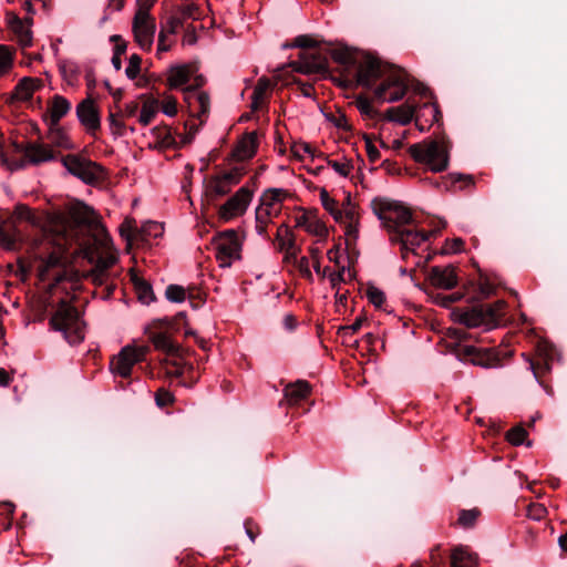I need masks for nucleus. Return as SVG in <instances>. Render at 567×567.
<instances>
[{"instance_id":"obj_1","label":"nucleus","mask_w":567,"mask_h":567,"mask_svg":"<svg viewBox=\"0 0 567 567\" xmlns=\"http://www.w3.org/2000/svg\"><path fill=\"white\" fill-rule=\"evenodd\" d=\"M48 220L55 248L47 256H39L37 269L41 280L54 279L59 282L63 279L62 267L69 259L68 250L73 246H84L85 255L93 258L90 243L96 241L97 235L92 234L96 227L95 216L91 207L75 203L68 215L54 213Z\"/></svg>"},{"instance_id":"obj_2","label":"nucleus","mask_w":567,"mask_h":567,"mask_svg":"<svg viewBox=\"0 0 567 567\" xmlns=\"http://www.w3.org/2000/svg\"><path fill=\"white\" fill-rule=\"evenodd\" d=\"M90 249L92 250L93 258L85 255L84 246L74 247L70 255H81L83 258L87 259L89 262L94 264L93 269L86 277L95 285H103L106 280L107 270L117 261V254L112 247L111 239L107 235L103 234L102 229L96 236V241L90 243Z\"/></svg>"},{"instance_id":"obj_3","label":"nucleus","mask_w":567,"mask_h":567,"mask_svg":"<svg viewBox=\"0 0 567 567\" xmlns=\"http://www.w3.org/2000/svg\"><path fill=\"white\" fill-rule=\"evenodd\" d=\"M320 200L334 221L343 227L347 247H353L359 238L360 215L350 195L340 205L334 198L330 197L326 189H322L320 192Z\"/></svg>"},{"instance_id":"obj_4","label":"nucleus","mask_w":567,"mask_h":567,"mask_svg":"<svg viewBox=\"0 0 567 567\" xmlns=\"http://www.w3.org/2000/svg\"><path fill=\"white\" fill-rule=\"evenodd\" d=\"M450 148V143L442 137L413 144L409 147V153L415 162L426 165L433 173H440L449 166Z\"/></svg>"},{"instance_id":"obj_5","label":"nucleus","mask_w":567,"mask_h":567,"mask_svg":"<svg viewBox=\"0 0 567 567\" xmlns=\"http://www.w3.org/2000/svg\"><path fill=\"white\" fill-rule=\"evenodd\" d=\"M50 323L54 330L61 331L70 344L80 343L85 336L84 323L78 310L68 301H61Z\"/></svg>"},{"instance_id":"obj_6","label":"nucleus","mask_w":567,"mask_h":567,"mask_svg":"<svg viewBox=\"0 0 567 567\" xmlns=\"http://www.w3.org/2000/svg\"><path fill=\"white\" fill-rule=\"evenodd\" d=\"M408 85V73L398 66H389L374 87V96L381 103L396 102L403 99Z\"/></svg>"},{"instance_id":"obj_7","label":"nucleus","mask_w":567,"mask_h":567,"mask_svg":"<svg viewBox=\"0 0 567 567\" xmlns=\"http://www.w3.org/2000/svg\"><path fill=\"white\" fill-rule=\"evenodd\" d=\"M244 240L245 235L234 229L220 231L214 237L213 247L220 267H230L234 261L241 258Z\"/></svg>"},{"instance_id":"obj_8","label":"nucleus","mask_w":567,"mask_h":567,"mask_svg":"<svg viewBox=\"0 0 567 567\" xmlns=\"http://www.w3.org/2000/svg\"><path fill=\"white\" fill-rule=\"evenodd\" d=\"M374 212L391 235L405 229L412 221L411 212L395 203L380 202L379 207H374Z\"/></svg>"},{"instance_id":"obj_9","label":"nucleus","mask_w":567,"mask_h":567,"mask_svg":"<svg viewBox=\"0 0 567 567\" xmlns=\"http://www.w3.org/2000/svg\"><path fill=\"white\" fill-rule=\"evenodd\" d=\"M148 352L146 346H126L111 361L112 373L122 378H128L133 367L145 359Z\"/></svg>"},{"instance_id":"obj_10","label":"nucleus","mask_w":567,"mask_h":567,"mask_svg":"<svg viewBox=\"0 0 567 567\" xmlns=\"http://www.w3.org/2000/svg\"><path fill=\"white\" fill-rule=\"evenodd\" d=\"M69 173L90 184L103 176V169L96 163L78 155H66L62 159Z\"/></svg>"},{"instance_id":"obj_11","label":"nucleus","mask_w":567,"mask_h":567,"mask_svg":"<svg viewBox=\"0 0 567 567\" xmlns=\"http://www.w3.org/2000/svg\"><path fill=\"white\" fill-rule=\"evenodd\" d=\"M203 84V78L196 76L195 84L184 89V100L192 116L197 117L203 123L209 112L210 100L207 93L197 87Z\"/></svg>"},{"instance_id":"obj_12","label":"nucleus","mask_w":567,"mask_h":567,"mask_svg":"<svg viewBox=\"0 0 567 567\" xmlns=\"http://www.w3.org/2000/svg\"><path fill=\"white\" fill-rule=\"evenodd\" d=\"M132 30L140 49L151 51L156 31L155 19L152 16H146L144 11L135 12Z\"/></svg>"},{"instance_id":"obj_13","label":"nucleus","mask_w":567,"mask_h":567,"mask_svg":"<svg viewBox=\"0 0 567 567\" xmlns=\"http://www.w3.org/2000/svg\"><path fill=\"white\" fill-rule=\"evenodd\" d=\"M252 198V193L247 187H240L225 204L219 207L218 217L223 221H229L243 216Z\"/></svg>"},{"instance_id":"obj_14","label":"nucleus","mask_w":567,"mask_h":567,"mask_svg":"<svg viewBox=\"0 0 567 567\" xmlns=\"http://www.w3.org/2000/svg\"><path fill=\"white\" fill-rule=\"evenodd\" d=\"M453 316L455 321L468 328L484 327L486 330L493 329L494 315L484 311L483 306L456 309L453 311Z\"/></svg>"},{"instance_id":"obj_15","label":"nucleus","mask_w":567,"mask_h":567,"mask_svg":"<svg viewBox=\"0 0 567 567\" xmlns=\"http://www.w3.org/2000/svg\"><path fill=\"white\" fill-rule=\"evenodd\" d=\"M50 217H52V214L38 213L27 205L19 204L14 208L11 221L13 224L16 221H27L31 226L42 228L45 233L47 240L52 243V229L48 220Z\"/></svg>"},{"instance_id":"obj_16","label":"nucleus","mask_w":567,"mask_h":567,"mask_svg":"<svg viewBox=\"0 0 567 567\" xmlns=\"http://www.w3.org/2000/svg\"><path fill=\"white\" fill-rule=\"evenodd\" d=\"M12 150L16 153H23L27 162L31 164H41L55 158L53 150L42 143H29L22 146L16 142H11Z\"/></svg>"},{"instance_id":"obj_17","label":"nucleus","mask_w":567,"mask_h":567,"mask_svg":"<svg viewBox=\"0 0 567 567\" xmlns=\"http://www.w3.org/2000/svg\"><path fill=\"white\" fill-rule=\"evenodd\" d=\"M423 230L416 229H400L398 234L391 235L390 239L392 243H399L401 245L402 257L406 258L409 252H413L416 247H420L423 243L429 239L431 235Z\"/></svg>"},{"instance_id":"obj_18","label":"nucleus","mask_w":567,"mask_h":567,"mask_svg":"<svg viewBox=\"0 0 567 567\" xmlns=\"http://www.w3.org/2000/svg\"><path fill=\"white\" fill-rule=\"evenodd\" d=\"M287 197L288 192L282 188L267 189L260 196V203L256 210L275 218L281 213L284 202Z\"/></svg>"},{"instance_id":"obj_19","label":"nucleus","mask_w":567,"mask_h":567,"mask_svg":"<svg viewBox=\"0 0 567 567\" xmlns=\"http://www.w3.org/2000/svg\"><path fill=\"white\" fill-rule=\"evenodd\" d=\"M243 173L238 168H233L223 174L216 175L208 181L207 190L215 196L228 194L233 187L239 184Z\"/></svg>"},{"instance_id":"obj_20","label":"nucleus","mask_w":567,"mask_h":567,"mask_svg":"<svg viewBox=\"0 0 567 567\" xmlns=\"http://www.w3.org/2000/svg\"><path fill=\"white\" fill-rule=\"evenodd\" d=\"M290 66L297 72L312 74L323 73L328 68V63L321 53L303 52L297 61L290 63Z\"/></svg>"},{"instance_id":"obj_21","label":"nucleus","mask_w":567,"mask_h":567,"mask_svg":"<svg viewBox=\"0 0 567 567\" xmlns=\"http://www.w3.org/2000/svg\"><path fill=\"white\" fill-rule=\"evenodd\" d=\"M296 227L303 229L309 235L324 239L328 236L326 224L319 218L316 210H303L296 216Z\"/></svg>"},{"instance_id":"obj_22","label":"nucleus","mask_w":567,"mask_h":567,"mask_svg":"<svg viewBox=\"0 0 567 567\" xmlns=\"http://www.w3.org/2000/svg\"><path fill=\"white\" fill-rule=\"evenodd\" d=\"M429 282L439 289L449 290L457 285V275L455 267L449 266H434L427 274Z\"/></svg>"},{"instance_id":"obj_23","label":"nucleus","mask_w":567,"mask_h":567,"mask_svg":"<svg viewBox=\"0 0 567 567\" xmlns=\"http://www.w3.org/2000/svg\"><path fill=\"white\" fill-rule=\"evenodd\" d=\"M76 116L89 133L96 132L101 126L99 111L94 101L90 97L83 100L76 106Z\"/></svg>"},{"instance_id":"obj_24","label":"nucleus","mask_w":567,"mask_h":567,"mask_svg":"<svg viewBox=\"0 0 567 567\" xmlns=\"http://www.w3.org/2000/svg\"><path fill=\"white\" fill-rule=\"evenodd\" d=\"M183 21L179 17L171 16L166 19V21L161 23V30L158 33V43H157V55L161 53L167 52L174 44L173 37L177 33L178 29L182 27Z\"/></svg>"},{"instance_id":"obj_25","label":"nucleus","mask_w":567,"mask_h":567,"mask_svg":"<svg viewBox=\"0 0 567 567\" xmlns=\"http://www.w3.org/2000/svg\"><path fill=\"white\" fill-rule=\"evenodd\" d=\"M388 69L389 66L382 65L378 60L368 58L359 66L358 82L370 87L382 78Z\"/></svg>"},{"instance_id":"obj_26","label":"nucleus","mask_w":567,"mask_h":567,"mask_svg":"<svg viewBox=\"0 0 567 567\" xmlns=\"http://www.w3.org/2000/svg\"><path fill=\"white\" fill-rule=\"evenodd\" d=\"M42 86L43 81L41 79L24 76L17 83L11 94V99L19 102L29 101L37 91L42 89Z\"/></svg>"},{"instance_id":"obj_27","label":"nucleus","mask_w":567,"mask_h":567,"mask_svg":"<svg viewBox=\"0 0 567 567\" xmlns=\"http://www.w3.org/2000/svg\"><path fill=\"white\" fill-rule=\"evenodd\" d=\"M258 144V134L256 132L246 133L239 138L233 155L237 161L250 159L256 154Z\"/></svg>"},{"instance_id":"obj_28","label":"nucleus","mask_w":567,"mask_h":567,"mask_svg":"<svg viewBox=\"0 0 567 567\" xmlns=\"http://www.w3.org/2000/svg\"><path fill=\"white\" fill-rule=\"evenodd\" d=\"M276 240L278 248L285 254L284 259L286 262H290L291 258H296L298 247L296 246L295 237L287 225H281L277 229Z\"/></svg>"},{"instance_id":"obj_29","label":"nucleus","mask_w":567,"mask_h":567,"mask_svg":"<svg viewBox=\"0 0 567 567\" xmlns=\"http://www.w3.org/2000/svg\"><path fill=\"white\" fill-rule=\"evenodd\" d=\"M440 111L435 103H424L415 109V124L420 131H425L439 121Z\"/></svg>"},{"instance_id":"obj_30","label":"nucleus","mask_w":567,"mask_h":567,"mask_svg":"<svg viewBox=\"0 0 567 567\" xmlns=\"http://www.w3.org/2000/svg\"><path fill=\"white\" fill-rule=\"evenodd\" d=\"M194 66L190 64L171 66L167 75L169 89H181L190 81Z\"/></svg>"},{"instance_id":"obj_31","label":"nucleus","mask_w":567,"mask_h":567,"mask_svg":"<svg viewBox=\"0 0 567 567\" xmlns=\"http://www.w3.org/2000/svg\"><path fill=\"white\" fill-rule=\"evenodd\" d=\"M10 28L20 47L29 48L32 45V31L29 20L23 21L19 17H13L10 20Z\"/></svg>"},{"instance_id":"obj_32","label":"nucleus","mask_w":567,"mask_h":567,"mask_svg":"<svg viewBox=\"0 0 567 567\" xmlns=\"http://www.w3.org/2000/svg\"><path fill=\"white\" fill-rule=\"evenodd\" d=\"M70 110L71 103L64 96L59 94L53 95L48 105L50 123L59 124Z\"/></svg>"},{"instance_id":"obj_33","label":"nucleus","mask_w":567,"mask_h":567,"mask_svg":"<svg viewBox=\"0 0 567 567\" xmlns=\"http://www.w3.org/2000/svg\"><path fill=\"white\" fill-rule=\"evenodd\" d=\"M526 361L528 362V367L537 382H540L539 378L543 373L550 370L549 354L547 353L546 346H538L536 362H534L530 358H526Z\"/></svg>"},{"instance_id":"obj_34","label":"nucleus","mask_w":567,"mask_h":567,"mask_svg":"<svg viewBox=\"0 0 567 567\" xmlns=\"http://www.w3.org/2000/svg\"><path fill=\"white\" fill-rule=\"evenodd\" d=\"M274 84L267 78H260L252 91L251 109L257 111L266 103L269 92L272 90Z\"/></svg>"},{"instance_id":"obj_35","label":"nucleus","mask_w":567,"mask_h":567,"mask_svg":"<svg viewBox=\"0 0 567 567\" xmlns=\"http://www.w3.org/2000/svg\"><path fill=\"white\" fill-rule=\"evenodd\" d=\"M451 567H477V556L465 546L455 547L451 555Z\"/></svg>"},{"instance_id":"obj_36","label":"nucleus","mask_w":567,"mask_h":567,"mask_svg":"<svg viewBox=\"0 0 567 567\" xmlns=\"http://www.w3.org/2000/svg\"><path fill=\"white\" fill-rule=\"evenodd\" d=\"M21 234L12 221H8L0 226V247L12 250L21 240Z\"/></svg>"},{"instance_id":"obj_37","label":"nucleus","mask_w":567,"mask_h":567,"mask_svg":"<svg viewBox=\"0 0 567 567\" xmlns=\"http://www.w3.org/2000/svg\"><path fill=\"white\" fill-rule=\"evenodd\" d=\"M414 114L415 107L413 105L402 104L396 107H390L386 111L385 116L389 121L406 125L414 118Z\"/></svg>"},{"instance_id":"obj_38","label":"nucleus","mask_w":567,"mask_h":567,"mask_svg":"<svg viewBox=\"0 0 567 567\" xmlns=\"http://www.w3.org/2000/svg\"><path fill=\"white\" fill-rule=\"evenodd\" d=\"M47 137L50 141V143L55 147L63 150L73 148V144L70 140L69 134L59 124L50 123Z\"/></svg>"},{"instance_id":"obj_39","label":"nucleus","mask_w":567,"mask_h":567,"mask_svg":"<svg viewBox=\"0 0 567 567\" xmlns=\"http://www.w3.org/2000/svg\"><path fill=\"white\" fill-rule=\"evenodd\" d=\"M13 153L16 152L12 150L11 142L7 143L3 135L0 133V161L9 171H16L25 165V161L12 158Z\"/></svg>"},{"instance_id":"obj_40","label":"nucleus","mask_w":567,"mask_h":567,"mask_svg":"<svg viewBox=\"0 0 567 567\" xmlns=\"http://www.w3.org/2000/svg\"><path fill=\"white\" fill-rule=\"evenodd\" d=\"M309 393L310 385L308 382L302 380L290 383L285 388V396L290 404H297L301 400L306 399Z\"/></svg>"},{"instance_id":"obj_41","label":"nucleus","mask_w":567,"mask_h":567,"mask_svg":"<svg viewBox=\"0 0 567 567\" xmlns=\"http://www.w3.org/2000/svg\"><path fill=\"white\" fill-rule=\"evenodd\" d=\"M16 50L12 47L0 44V78L10 74L14 66Z\"/></svg>"},{"instance_id":"obj_42","label":"nucleus","mask_w":567,"mask_h":567,"mask_svg":"<svg viewBox=\"0 0 567 567\" xmlns=\"http://www.w3.org/2000/svg\"><path fill=\"white\" fill-rule=\"evenodd\" d=\"M163 226L157 221H146L138 229V239L150 243L151 239L158 238L163 235Z\"/></svg>"},{"instance_id":"obj_43","label":"nucleus","mask_w":567,"mask_h":567,"mask_svg":"<svg viewBox=\"0 0 567 567\" xmlns=\"http://www.w3.org/2000/svg\"><path fill=\"white\" fill-rule=\"evenodd\" d=\"M458 182H464L466 185H472L474 183L473 177L471 175L451 173L447 176L443 177L441 182H435L433 186L441 190H449L452 185Z\"/></svg>"},{"instance_id":"obj_44","label":"nucleus","mask_w":567,"mask_h":567,"mask_svg":"<svg viewBox=\"0 0 567 567\" xmlns=\"http://www.w3.org/2000/svg\"><path fill=\"white\" fill-rule=\"evenodd\" d=\"M290 152L291 155L299 161H303L306 157L315 158L316 156L322 155L321 153H317V150L306 142H293Z\"/></svg>"},{"instance_id":"obj_45","label":"nucleus","mask_w":567,"mask_h":567,"mask_svg":"<svg viewBox=\"0 0 567 567\" xmlns=\"http://www.w3.org/2000/svg\"><path fill=\"white\" fill-rule=\"evenodd\" d=\"M158 111V101L156 99H147L141 109L138 121L143 125H148Z\"/></svg>"},{"instance_id":"obj_46","label":"nucleus","mask_w":567,"mask_h":567,"mask_svg":"<svg viewBox=\"0 0 567 567\" xmlns=\"http://www.w3.org/2000/svg\"><path fill=\"white\" fill-rule=\"evenodd\" d=\"M152 341L156 349L164 351L166 354L179 352L178 347L166 333H156L153 336Z\"/></svg>"},{"instance_id":"obj_47","label":"nucleus","mask_w":567,"mask_h":567,"mask_svg":"<svg viewBox=\"0 0 567 567\" xmlns=\"http://www.w3.org/2000/svg\"><path fill=\"white\" fill-rule=\"evenodd\" d=\"M163 364L169 374L182 375L184 373L182 358L178 352L166 354V358L163 360Z\"/></svg>"},{"instance_id":"obj_48","label":"nucleus","mask_w":567,"mask_h":567,"mask_svg":"<svg viewBox=\"0 0 567 567\" xmlns=\"http://www.w3.org/2000/svg\"><path fill=\"white\" fill-rule=\"evenodd\" d=\"M480 514L481 513L477 508L463 509L460 512L457 523L464 528L472 527L478 518Z\"/></svg>"},{"instance_id":"obj_49","label":"nucleus","mask_w":567,"mask_h":567,"mask_svg":"<svg viewBox=\"0 0 567 567\" xmlns=\"http://www.w3.org/2000/svg\"><path fill=\"white\" fill-rule=\"evenodd\" d=\"M483 308H484V311L486 312H489L491 315H494V322H493V328L497 327L502 319H503V316H504V308H505V302L503 300H498L496 302H494L493 305H482Z\"/></svg>"},{"instance_id":"obj_50","label":"nucleus","mask_w":567,"mask_h":567,"mask_svg":"<svg viewBox=\"0 0 567 567\" xmlns=\"http://www.w3.org/2000/svg\"><path fill=\"white\" fill-rule=\"evenodd\" d=\"M120 233L128 243L138 239V229L133 219H126L120 227Z\"/></svg>"},{"instance_id":"obj_51","label":"nucleus","mask_w":567,"mask_h":567,"mask_svg":"<svg viewBox=\"0 0 567 567\" xmlns=\"http://www.w3.org/2000/svg\"><path fill=\"white\" fill-rule=\"evenodd\" d=\"M290 262H293V265L297 267L299 274L303 278L312 281L313 276H312V272L310 270L311 260L309 259V257L303 256V257H301L299 259L297 257L296 258H291Z\"/></svg>"},{"instance_id":"obj_52","label":"nucleus","mask_w":567,"mask_h":567,"mask_svg":"<svg viewBox=\"0 0 567 567\" xmlns=\"http://www.w3.org/2000/svg\"><path fill=\"white\" fill-rule=\"evenodd\" d=\"M134 284L140 299L144 303H150L154 299L152 287L142 279H134Z\"/></svg>"},{"instance_id":"obj_53","label":"nucleus","mask_w":567,"mask_h":567,"mask_svg":"<svg viewBox=\"0 0 567 567\" xmlns=\"http://www.w3.org/2000/svg\"><path fill=\"white\" fill-rule=\"evenodd\" d=\"M166 298L172 302L181 303L186 298V290L178 285H169L165 291Z\"/></svg>"},{"instance_id":"obj_54","label":"nucleus","mask_w":567,"mask_h":567,"mask_svg":"<svg viewBox=\"0 0 567 567\" xmlns=\"http://www.w3.org/2000/svg\"><path fill=\"white\" fill-rule=\"evenodd\" d=\"M142 59L137 54H132L128 64L125 68V74L128 79L134 80L140 75Z\"/></svg>"},{"instance_id":"obj_55","label":"nucleus","mask_w":567,"mask_h":567,"mask_svg":"<svg viewBox=\"0 0 567 567\" xmlns=\"http://www.w3.org/2000/svg\"><path fill=\"white\" fill-rule=\"evenodd\" d=\"M367 297H368L369 301L377 308H381L385 302L384 292L374 286L368 287Z\"/></svg>"},{"instance_id":"obj_56","label":"nucleus","mask_w":567,"mask_h":567,"mask_svg":"<svg viewBox=\"0 0 567 567\" xmlns=\"http://www.w3.org/2000/svg\"><path fill=\"white\" fill-rule=\"evenodd\" d=\"M526 435L527 432L524 427L515 426L507 432L506 439L513 445H520L525 442Z\"/></svg>"},{"instance_id":"obj_57","label":"nucleus","mask_w":567,"mask_h":567,"mask_svg":"<svg viewBox=\"0 0 567 567\" xmlns=\"http://www.w3.org/2000/svg\"><path fill=\"white\" fill-rule=\"evenodd\" d=\"M255 219H256V226H255L256 233L259 236L265 237L267 235L268 225L271 223V220L274 218L267 216L265 213H260V212L256 210Z\"/></svg>"},{"instance_id":"obj_58","label":"nucleus","mask_w":567,"mask_h":567,"mask_svg":"<svg viewBox=\"0 0 567 567\" xmlns=\"http://www.w3.org/2000/svg\"><path fill=\"white\" fill-rule=\"evenodd\" d=\"M464 241L461 238L446 239L442 247L443 255L457 254L463 250Z\"/></svg>"},{"instance_id":"obj_59","label":"nucleus","mask_w":567,"mask_h":567,"mask_svg":"<svg viewBox=\"0 0 567 567\" xmlns=\"http://www.w3.org/2000/svg\"><path fill=\"white\" fill-rule=\"evenodd\" d=\"M474 364L482 365L484 368H492L497 365L496 357L491 351L484 353H477L473 359Z\"/></svg>"},{"instance_id":"obj_60","label":"nucleus","mask_w":567,"mask_h":567,"mask_svg":"<svg viewBox=\"0 0 567 567\" xmlns=\"http://www.w3.org/2000/svg\"><path fill=\"white\" fill-rule=\"evenodd\" d=\"M328 165L341 177H348L353 168L348 161H328Z\"/></svg>"},{"instance_id":"obj_61","label":"nucleus","mask_w":567,"mask_h":567,"mask_svg":"<svg viewBox=\"0 0 567 567\" xmlns=\"http://www.w3.org/2000/svg\"><path fill=\"white\" fill-rule=\"evenodd\" d=\"M331 56L336 62L343 65H349L353 61L352 53L348 49H334Z\"/></svg>"},{"instance_id":"obj_62","label":"nucleus","mask_w":567,"mask_h":567,"mask_svg":"<svg viewBox=\"0 0 567 567\" xmlns=\"http://www.w3.org/2000/svg\"><path fill=\"white\" fill-rule=\"evenodd\" d=\"M354 103L361 114L367 115L369 117L374 116L375 110L373 109L369 99H367L364 96H359V97H357Z\"/></svg>"},{"instance_id":"obj_63","label":"nucleus","mask_w":567,"mask_h":567,"mask_svg":"<svg viewBox=\"0 0 567 567\" xmlns=\"http://www.w3.org/2000/svg\"><path fill=\"white\" fill-rule=\"evenodd\" d=\"M547 513L546 507L539 503L529 504L527 507V516L534 520H540Z\"/></svg>"},{"instance_id":"obj_64","label":"nucleus","mask_w":567,"mask_h":567,"mask_svg":"<svg viewBox=\"0 0 567 567\" xmlns=\"http://www.w3.org/2000/svg\"><path fill=\"white\" fill-rule=\"evenodd\" d=\"M155 401L159 408L168 406L174 402V395L165 389H158L155 394Z\"/></svg>"}]
</instances>
